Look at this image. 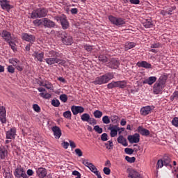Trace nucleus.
I'll return each instance as SVG.
<instances>
[{"label":"nucleus","mask_w":178,"mask_h":178,"mask_svg":"<svg viewBox=\"0 0 178 178\" xmlns=\"http://www.w3.org/2000/svg\"><path fill=\"white\" fill-rule=\"evenodd\" d=\"M45 56H47V58L44 59L46 63L49 65V66H51V65H55V63H59L60 65H65V61L60 60L59 58H62V54L51 50L49 51H47L45 54Z\"/></svg>","instance_id":"1"},{"label":"nucleus","mask_w":178,"mask_h":178,"mask_svg":"<svg viewBox=\"0 0 178 178\" xmlns=\"http://www.w3.org/2000/svg\"><path fill=\"white\" fill-rule=\"evenodd\" d=\"M168 75H161L153 86V93L156 95L162 93L166 86Z\"/></svg>","instance_id":"2"},{"label":"nucleus","mask_w":178,"mask_h":178,"mask_svg":"<svg viewBox=\"0 0 178 178\" xmlns=\"http://www.w3.org/2000/svg\"><path fill=\"white\" fill-rule=\"evenodd\" d=\"M112 79H113V73L108 72L104 75L96 77L95 81H92V83L95 84V86H101L102 84H106Z\"/></svg>","instance_id":"3"},{"label":"nucleus","mask_w":178,"mask_h":178,"mask_svg":"<svg viewBox=\"0 0 178 178\" xmlns=\"http://www.w3.org/2000/svg\"><path fill=\"white\" fill-rule=\"evenodd\" d=\"M48 13V10L44 8H40L38 9L34 10L31 14V19H40L41 17H45Z\"/></svg>","instance_id":"4"},{"label":"nucleus","mask_w":178,"mask_h":178,"mask_svg":"<svg viewBox=\"0 0 178 178\" xmlns=\"http://www.w3.org/2000/svg\"><path fill=\"white\" fill-rule=\"evenodd\" d=\"M108 20L112 24H114V26H117V27H123V26L126 24L125 19L122 17H116L113 15H109Z\"/></svg>","instance_id":"5"},{"label":"nucleus","mask_w":178,"mask_h":178,"mask_svg":"<svg viewBox=\"0 0 178 178\" xmlns=\"http://www.w3.org/2000/svg\"><path fill=\"white\" fill-rule=\"evenodd\" d=\"M61 41L64 45H72L73 44V38L70 34L63 31L60 33Z\"/></svg>","instance_id":"6"},{"label":"nucleus","mask_w":178,"mask_h":178,"mask_svg":"<svg viewBox=\"0 0 178 178\" xmlns=\"http://www.w3.org/2000/svg\"><path fill=\"white\" fill-rule=\"evenodd\" d=\"M54 19L60 23L63 30H67V29H69V21H67V17L66 15H63L60 16H56Z\"/></svg>","instance_id":"7"},{"label":"nucleus","mask_w":178,"mask_h":178,"mask_svg":"<svg viewBox=\"0 0 178 178\" xmlns=\"http://www.w3.org/2000/svg\"><path fill=\"white\" fill-rule=\"evenodd\" d=\"M14 176L16 178H29V176L26 173V170L22 166L17 167L14 171Z\"/></svg>","instance_id":"8"},{"label":"nucleus","mask_w":178,"mask_h":178,"mask_svg":"<svg viewBox=\"0 0 178 178\" xmlns=\"http://www.w3.org/2000/svg\"><path fill=\"white\" fill-rule=\"evenodd\" d=\"M9 63L13 65L17 70H19V72H22L23 70V66H22V62L16 58H13L9 60Z\"/></svg>","instance_id":"9"},{"label":"nucleus","mask_w":178,"mask_h":178,"mask_svg":"<svg viewBox=\"0 0 178 178\" xmlns=\"http://www.w3.org/2000/svg\"><path fill=\"white\" fill-rule=\"evenodd\" d=\"M22 38L24 41L29 42V44H34L35 42V36L34 35L23 33L22 34Z\"/></svg>","instance_id":"10"},{"label":"nucleus","mask_w":178,"mask_h":178,"mask_svg":"<svg viewBox=\"0 0 178 178\" xmlns=\"http://www.w3.org/2000/svg\"><path fill=\"white\" fill-rule=\"evenodd\" d=\"M0 35L6 42H9V41L13 40L12 33L6 30H3L0 32Z\"/></svg>","instance_id":"11"},{"label":"nucleus","mask_w":178,"mask_h":178,"mask_svg":"<svg viewBox=\"0 0 178 178\" xmlns=\"http://www.w3.org/2000/svg\"><path fill=\"white\" fill-rule=\"evenodd\" d=\"M120 65L119 60L116 58H112L107 64L106 66L110 69H118Z\"/></svg>","instance_id":"12"},{"label":"nucleus","mask_w":178,"mask_h":178,"mask_svg":"<svg viewBox=\"0 0 178 178\" xmlns=\"http://www.w3.org/2000/svg\"><path fill=\"white\" fill-rule=\"evenodd\" d=\"M127 138L130 144H137V143H140V134L129 135Z\"/></svg>","instance_id":"13"},{"label":"nucleus","mask_w":178,"mask_h":178,"mask_svg":"<svg viewBox=\"0 0 178 178\" xmlns=\"http://www.w3.org/2000/svg\"><path fill=\"white\" fill-rule=\"evenodd\" d=\"M8 148H9L8 145H6V147L5 146H0V159H5L8 158Z\"/></svg>","instance_id":"14"},{"label":"nucleus","mask_w":178,"mask_h":178,"mask_svg":"<svg viewBox=\"0 0 178 178\" xmlns=\"http://www.w3.org/2000/svg\"><path fill=\"white\" fill-rule=\"evenodd\" d=\"M71 111L73 115H79V113H83L84 112V108L81 106H72Z\"/></svg>","instance_id":"15"},{"label":"nucleus","mask_w":178,"mask_h":178,"mask_svg":"<svg viewBox=\"0 0 178 178\" xmlns=\"http://www.w3.org/2000/svg\"><path fill=\"white\" fill-rule=\"evenodd\" d=\"M0 6L3 10H10L12 6L9 4V0H0Z\"/></svg>","instance_id":"16"},{"label":"nucleus","mask_w":178,"mask_h":178,"mask_svg":"<svg viewBox=\"0 0 178 178\" xmlns=\"http://www.w3.org/2000/svg\"><path fill=\"white\" fill-rule=\"evenodd\" d=\"M44 52H38V51H34L33 54V56L35 59V60H38V62H43L44 61Z\"/></svg>","instance_id":"17"},{"label":"nucleus","mask_w":178,"mask_h":178,"mask_svg":"<svg viewBox=\"0 0 178 178\" xmlns=\"http://www.w3.org/2000/svg\"><path fill=\"white\" fill-rule=\"evenodd\" d=\"M51 130L54 133L55 138L59 140V138H60V136H62V130H60V128H59L58 126H54L51 128Z\"/></svg>","instance_id":"18"},{"label":"nucleus","mask_w":178,"mask_h":178,"mask_svg":"<svg viewBox=\"0 0 178 178\" xmlns=\"http://www.w3.org/2000/svg\"><path fill=\"white\" fill-rule=\"evenodd\" d=\"M16 138V128H12L6 132L7 140H12Z\"/></svg>","instance_id":"19"},{"label":"nucleus","mask_w":178,"mask_h":178,"mask_svg":"<svg viewBox=\"0 0 178 178\" xmlns=\"http://www.w3.org/2000/svg\"><path fill=\"white\" fill-rule=\"evenodd\" d=\"M43 26L47 29H52L53 27H55V22L48 18H44Z\"/></svg>","instance_id":"20"},{"label":"nucleus","mask_w":178,"mask_h":178,"mask_svg":"<svg viewBox=\"0 0 178 178\" xmlns=\"http://www.w3.org/2000/svg\"><path fill=\"white\" fill-rule=\"evenodd\" d=\"M136 65L138 67H143L144 69H152V65L147 61H139Z\"/></svg>","instance_id":"21"},{"label":"nucleus","mask_w":178,"mask_h":178,"mask_svg":"<svg viewBox=\"0 0 178 178\" xmlns=\"http://www.w3.org/2000/svg\"><path fill=\"white\" fill-rule=\"evenodd\" d=\"M158 79L156 76H149V78L143 81V84H148V86H152L154 83H156Z\"/></svg>","instance_id":"22"},{"label":"nucleus","mask_w":178,"mask_h":178,"mask_svg":"<svg viewBox=\"0 0 178 178\" xmlns=\"http://www.w3.org/2000/svg\"><path fill=\"white\" fill-rule=\"evenodd\" d=\"M37 176L40 178H44L47 176V169L44 168H38L36 170Z\"/></svg>","instance_id":"23"},{"label":"nucleus","mask_w":178,"mask_h":178,"mask_svg":"<svg viewBox=\"0 0 178 178\" xmlns=\"http://www.w3.org/2000/svg\"><path fill=\"white\" fill-rule=\"evenodd\" d=\"M138 133H140L141 136H145V137H148L149 136L150 132L149 130L143 127H138L137 129Z\"/></svg>","instance_id":"24"},{"label":"nucleus","mask_w":178,"mask_h":178,"mask_svg":"<svg viewBox=\"0 0 178 178\" xmlns=\"http://www.w3.org/2000/svg\"><path fill=\"white\" fill-rule=\"evenodd\" d=\"M108 130L111 131L110 136L111 137H116L118 136V131L120 130V128L118 126L110 127H108Z\"/></svg>","instance_id":"25"},{"label":"nucleus","mask_w":178,"mask_h":178,"mask_svg":"<svg viewBox=\"0 0 178 178\" xmlns=\"http://www.w3.org/2000/svg\"><path fill=\"white\" fill-rule=\"evenodd\" d=\"M151 111H152V108L150 106H147L145 107H143L140 109V114L143 115V116H147V115H149Z\"/></svg>","instance_id":"26"},{"label":"nucleus","mask_w":178,"mask_h":178,"mask_svg":"<svg viewBox=\"0 0 178 178\" xmlns=\"http://www.w3.org/2000/svg\"><path fill=\"white\" fill-rule=\"evenodd\" d=\"M128 177H129V178H141V175H140V173H138V172H137L134 170H131L128 175Z\"/></svg>","instance_id":"27"},{"label":"nucleus","mask_w":178,"mask_h":178,"mask_svg":"<svg viewBox=\"0 0 178 178\" xmlns=\"http://www.w3.org/2000/svg\"><path fill=\"white\" fill-rule=\"evenodd\" d=\"M117 141L119 143V144H122V145L124 147H127V145H129V144H127V140H126V138L122 135L118 138Z\"/></svg>","instance_id":"28"},{"label":"nucleus","mask_w":178,"mask_h":178,"mask_svg":"<svg viewBox=\"0 0 178 178\" xmlns=\"http://www.w3.org/2000/svg\"><path fill=\"white\" fill-rule=\"evenodd\" d=\"M143 24L145 29H151V27L154 26V24H152V19H151V18L145 19Z\"/></svg>","instance_id":"29"},{"label":"nucleus","mask_w":178,"mask_h":178,"mask_svg":"<svg viewBox=\"0 0 178 178\" xmlns=\"http://www.w3.org/2000/svg\"><path fill=\"white\" fill-rule=\"evenodd\" d=\"M116 87L118 88H126L127 87V82L126 81H115Z\"/></svg>","instance_id":"30"},{"label":"nucleus","mask_w":178,"mask_h":178,"mask_svg":"<svg viewBox=\"0 0 178 178\" xmlns=\"http://www.w3.org/2000/svg\"><path fill=\"white\" fill-rule=\"evenodd\" d=\"M7 42L8 45H10L11 49H13V52H16V51H17V48L16 47V44L13 41V39Z\"/></svg>","instance_id":"31"},{"label":"nucleus","mask_w":178,"mask_h":178,"mask_svg":"<svg viewBox=\"0 0 178 178\" xmlns=\"http://www.w3.org/2000/svg\"><path fill=\"white\" fill-rule=\"evenodd\" d=\"M134 47H136L135 42H127L125 43L126 51H129V49H131V48H134Z\"/></svg>","instance_id":"32"},{"label":"nucleus","mask_w":178,"mask_h":178,"mask_svg":"<svg viewBox=\"0 0 178 178\" xmlns=\"http://www.w3.org/2000/svg\"><path fill=\"white\" fill-rule=\"evenodd\" d=\"M90 114L88 113H83L81 115V119L82 122H87L88 123V120H90Z\"/></svg>","instance_id":"33"},{"label":"nucleus","mask_w":178,"mask_h":178,"mask_svg":"<svg viewBox=\"0 0 178 178\" xmlns=\"http://www.w3.org/2000/svg\"><path fill=\"white\" fill-rule=\"evenodd\" d=\"M163 163L164 166L172 168V165H170V159L169 157H165L163 160Z\"/></svg>","instance_id":"34"},{"label":"nucleus","mask_w":178,"mask_h":178,"mask_svg":"<svg viewBox=\"0 0 178 178\" xmlns=\"http://www.w3.org/2000/svg\"><path fill=\"white\" fill-rule=\"evenodd\" d=\"M40 86H42V87H45L47 90H51L52 89V84H51L49 82L44 83L41 82Z\"/></svg>","instance_id":"35"},{"label":"nucleus","mask_w":178,"mask_h":178,"mask_svg":"<svg viewBox=\"0 0 178 178\" xmlns=\"http://www.w3.org/2000/svg\"><path fill=\"white\" fill-rule=\"evenodd\" d=\"M93 115L96 119H100V118H102V111L99 110H96L94 113Z\"/></svg>","instance_id":"36"},{"label":"nucleus","mask_w":178,"mask_h":178,"mask_svg":"<svg viewBox=\"0 0 178 178\" xmlns=\"http://www.w3.org/2000/svg\"><path fill=\"white\" fill-rule=\"evenodd\" d=\"M99 60L100 62H102L103 63H106V62H108V57H106L104 54H101L100 56H99Z\"/></svg>","instance_id":"37"},{"label":"nucleus","mask_w":178,"mask_h":178,"mask_svg":"<svg viewBox=\"0 0 178 178\" xmlns=\"http://www.w3.org/2000/svg\"><path fill=\"white\" fill-rule=\"evenodd\" d=\"M33 23L35 26H41V24H44V19H35Z\"/></svg>","instance_id":"38"},{"label":"nucleus","mask_w":178,"mask_h":178,"mask_svg":"<svg viewBox=\"0 0 178 178\" xmlns=\"http://www.w3.org/2000/svg\"><path fill=\"white\" fill-rule=\"evenodd\" d=\"M63 116L65 118V119H72V112L70 111H67L63 113Z\"/></svg>","instance_id":"39"},{"label":"nucleus","mask_w":178,"mask_h":178,"mask_svg":"<svg viewBox=\"0 0 178 178\" xmlns=\"http://www.w3.org/2000/svg\"><path fill=\"white\" fill-rule=\"evenodd\" d=\"M105 146L107 149H112L113 148V142L108 140L107 143H105Z\"/></svg>","instance_id":"40"},{"label":"nucleus","mask_w":178,"mask_h":178,"mask_svg":"<svg viewBox=\"0 0 178 178\" xmlns=\"http://www.w3.org/2000/svg\"><path fill=\"white\" fill-rule=\"evenodd\" d=\"M125 159L129 163H134L136 162V157H130L129 156H126Z\"/></svg>","instance_id":"41"},{"label":"nucleus","mask_w":178,"mask_h":178,"mask_svg":"<svg viewBox=\"0 0 178 178\" xmlns=\"http://www.w3.org/2000/svg\"><path fill=\"white\" fill-rule=\"evenodd\" d=\"M102 122L104 124H109V123H111V120L108 115H105L102 118Z\"/></svg>","instance_id":"42"},{"label":"nucleus","mask_w":178,"mask_h":178,"mask_svg":"<svg viewBox=\"0 0 178 178\" xmlns=\"http://www.w3.org/2000/svg\"><path fill=\"white\" fill-rule=\"evenodd\" d=\"M94 130L96 131V133H98V134H102V128L99 127V125H95L94 127Z\"/></svg>","instance_id":"43"},{"label":"nucleus","mask_w":178,"mask_h":178,"mask_svg":"<svg viewBox=\"0 0 178 178\" xmlns=\"http://www.w3.org/2000/svg\"><path fill=\"white\" fill-rule=\"evenodd\" d=\"M51 105H53V106H55L56 108H58V106L60 105V102L58 99H53L51 100Z\"/></svg>","instance_id":"44"},{"label":"nucleus","mask_w":178,"mask_h":178,"mask_svg":"<svg viewBox=\"0 0 178 178\" xmlns=\"http://www.w3.org/2000/svg\"><path fill=\"white\" fill-rule=\"evenodd\" d=\"M88 123H89V124H91L92 126H95V124H97V120L90 117L89 118V120L88 121Z\"/></svg>","instance_id":"45"},{"label":"nucleus","mask_w":178,"mask_h":178,"mask_svg":"<svg viewBox=\"0 0 178 178\" xmlns=\"http://www.w3.org/2000/svg\"><path fill=\"white\" fill-rule=\"evenodd\" d=\"M0 116H6V109L3 106H0Z\"/></svg>","instance_id":"46"},{"label":"nucleus","mask_w":178,"mask_h":178,"mask_svg":"<svg viewBox=\"0 0 178 178\" xmlns=\"http://www.w3.org/2000/svg\"><path fill=\"white\" fill-rule=\"evenodd\" d=\"M60 99L62 102H67V95H66L65 94L60 95Z\"/></svg>","instance_id":"47"},{"label":"nucleus","mask_w":178,"mask_h":178,"mask_svg":"<svg viewBox=\"0 0 178 178\" xmlns=\"http://www.w3.org/2000/svg\"><path fill=\"white\" fill-rule=\"evenodd\" d=\"M40 95L42 98H44L45 99H48L51 98V94H49V93L41 92V93H40Z\"/></svg>","instance_id":"48"},{"label":"nucleus","mask_w":178,"mask_h":178,"mask_svg":"<svg viewBox=\"0 0 178 178\" xmlns=\"http://www.w3.org/2000/svg\"><path fill=\"white\" fill-rule=\"evenodd\" d=\"M33 110L35 111V112H37L38 113L41 111V108L37 104H33Z\"/></svg>","instance_id":"49"},{"label":"nucleus","mask_w":178,"mask_h":178,"mask_svg":"<svg viewBox=\"0 0 178 178\" xmlns=\"http://www.w3.org/2000/svg\"><path fill=\"white\" fill-rule=\"evenodd\" d=\"M172 126H175V127H178V118L175 117L172 120Z\"/></svg>","instance_id":"50"},{"label":"nucleus","mask_w":178,"mask_h":178,"mask_svg":"<svg viewBox=\"0 0 178 178\" xmlns=\"http://www.w3.org/2000/svg\"><path fill=\"white\" fill-rule=\"evenodd\" d=\"M83 48H84V50L87 51L88 52H91V51H92V45L86 44L83 46Z\"/></svg>","instance_id":"51"},{"label":"nucleus","mask_w":178,"mask_h":178,"mask_svg":"<svg viewBox=\"0 0 178 178\" xmlns=\"http://www.w3.org/2000/svg\"><path fill=\"white\" fill-rule=\"evenodd\" d=\"M107 88H109V89L116 88V81H112L111 83H108L107 85Z\"/></svg>","instance_id":"52"},{"label":"nucleus","mask_w":178,"mask_h":178,"mask_svg":"<svg viewBox=\"0 0 178 178\" xmlns=\"http://www.w3.org/2000/svg\"><path fill=\"white\" fill-rule=\"evenodd\" d=\"M83 165H85L86 168H90V166L92 164V163L88 162V160L83 159L82 161Z\"/></svg>","instance_id":"53"},{"label":"nucleus","mask_w":178,"mask_h":178,"mask_svg":"<svg viewBox=\"0 0 178 178\" xmlns=\"http://www.w3.org/2000/svg\"><path fill=\"white\" fill-rule=\"evenodd\" d=\"M102 141H108V134L106 133H104L101 136Z\"/></svg>","instance_id":"54"},{"label":"nucleus","mask_w":178,"mask_h":178,"mask_svg":"<svg viewBox=\"0 0 178 178\" xmlns=\"http://www.w3.org/2000/svg\"><path fill=\"white\" fill-rule=\"evenodd\" d=\"M88 169H90L92 172V173H95L98 171V169H97V167H95L94 164H92Z\"/></svg>","instance_id":"55"},{"label":"nucleus","mask_w":178,"mask_h":178,"mask_svg":"<svg viewBox=\"0 0 178 178\" xmlns=\"http://www.w3.org/2000/svg\"><path fill=\"white\" fill-rule=\"evenodd\" d=\"M7 70H8V73H11V74L15 73V67H13V66H12V65H9L7 67Z\"/></svg>","instance_id":"56"},{"label":"nucleus","mask_w":178,"mask_h":178,"mask_svg":"<svg viewBox=\"0 0 178 178\" xmlns=\"http://www.w3.org/2000/svg\"><path fill=\"white\" fill-rule=\"evenodd\" d=\"M124 151H125L126 154H127L128 155H131L134 152V150H133V149H130V148H125Z\"/></svg>","instance_id":"57"},{"label":"nucleus","mask_w":178,"mask_h":178,"mask_svg":"<svg viewBox=\"0 0 178 178\" xmlns=\"http://www.w3.org/2000/svg\"><path fill=\"white\" fill-rule=\"evenodd\" d=\"M103 171H104V175H111V169H109V168H108V167H105L103 169Z\"/></svg>","instance_id":"58"},{"label":"nucleus","mask_w":178,"mask_h":178,"mask_svg":"<svg viewBox=\"0 0 178 178\" xmlns=\"http://www.w3.org/2000/svg\"><path fill=\"white\" fill-rule=\"evenodd\" d=\"M72 175H73L74 176H76V178H81V174H80V173L79 172V171H77V170L73 171V172H72Z\"/></svg>","instance_id":"59"},{"label":"nucleus","mask_w":178,"mask_h":178,"mask_svg":"<svg viewBox=\"0 0 178 178\" xmlns=\"http://www.w3.org/2000/svg\"><path fill=\"white\" fill-rule=\"evenodd\" d=\"M0 122L3 124L6 123V115H0Z\"/></svg>","instance_id":"60"},{"label":"nucleus","mask_w":178,"mask_h":178,"mask_svg":"<svg viewBox=\"0 0 178 178\" xmlns=\"http://www.w3.org/2000/svg\"><path fill=\"white\" fill-rule=\"evenodd\" d=\"M75 153L78 156H83V152H81V149H76Z\"/></svg>","instance_id":"61"},{"label":"nucleus","mask_w":178,"mask_h":178,"mask_svg":"<svg viewBox=\"0 0 178 178\" xmlns=\"http://www.w3.org/2000/svg\"><path fill=\"white\" fill-rule=\"evenodd\" d=\"M164 166L163 161V160H159L157 161V168H163Z\"/></svg>","instance_id":"62"},{"label":"nucleus","mask_w":178,"mask_h":178,"mask_svg":"<svg viewBox=\"0 0 178 178\" xmlns=\"http://www.w3.org/2000/svg\"><path fill=\"white\" fill-rule=\"evenodd\" d=\"M172 99H178V90L174 92V93L172 95Z\"/></svg>","instance_id":"63"},{"label":"nucleus","mask_w":178,"mask_h":178,"mask_svg":"<svg viewBox=\"0 0 178 178\" xmlns=\"http://www.w3.org/2000/svg\"><path fill=\"white\" fill-rule=\"evenodd\" d=\"M151 48H159L161 47V44L159 42L157 43H153L151 44Z\"/></svg>","instance_id":"64"}]
</instances>
